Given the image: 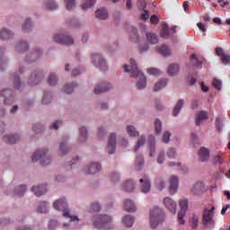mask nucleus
Masks as SVG:
<instances>
[{
    "label": "nucleus",
    "mask_w": 230,
    "mask_h": 230,
    "mask_svg": "<svg viewBox=\"0 0 230 230\" xmlns=\"http://www.w3.org/2000/svg\"><path fill=\"white\" fill-rule=\"evenodd\" d=\"M53 208L56 211L62 213V216L65 218L69 219L68 223L63 224V227H65V229H73V224L75 226L80 224V217L76 215L71 214V208L67 206V199H66V197H61L56 199L53 202Z\"/></svg>",
    "instance_id": "obj_1"
},
{
    "label": "nucleus",
    "mask_w": 230,
    "mask_h": 230,
    "mask_svg": "<svg viewBox=\"0 0 230 230\" xmlns=\"http://www.w3.org/2000/svg\"><path fill=\"white\" fill-rule=\"evenodd\" d=\"M123 67L125 73H129V76L136 79V88L138 91H144V89H146V76H145V74L137 68L136 59L130 58L129 65H124Z\"/></svg>",
    "instance_id": "obj_2"
},
{
    "label": "nucleus",
    "mask_w": 230,
    "mask_h": 230,
    "mask_svg": "<svg viewBox=\"0 0 230 230\" xmlns=\"http://www.w3.org/2000/svg\"><path fill=\"white\" fill-rule=\"evenodd\" d=\"M166 220L164 209L159 206H155L149 210V226L151 229H155Z\"/></svg>",
    "instance_id": "obj_3"
},
{
    "label": "nucleus",
    "mask_w": 230,
    "mask_h": 230,
    "mask_svg": "<svg viewBox=\"0 0 230 230\" xmlns=\"http://www.w3.org/2000/svg\"><path fill=\"white\" fill-rule=\"evenodd\" d=\"M93 226L97 229L111 230L114 229V223H112V216L99 215L93 221Z\"/></svg>",
    "instance_id": "obj_4"
},
{
    "label": "nucleus",
    "mask_w": 230,
    "mask_h": 230,
    "mask_svg": "<svg viewBox=\"0 0 230 230\" xmlns=\"http://www.w3.org/2000/svg\"><path fill=\"white\" fill-rule=\"evenodd\" d=\"M126 130L130 137H138L133 152H139V148L145 146V144L146 143V137L145 135H139V132L134 125L127 126Z\"/></svg>",
    "instance_id": "obj_5"
},
{
    "label": "nucleus",
    "mask_w": 230,
    "mask_h": 230,
    "mask_svg": "<svg viewBox=\"0 0 230 230\" xmlns=\"http://www.w3.org/2000/svg\"><path fill=\"white\" fill-rule=\"evenodd\" d=\"M32 163L40 161L42 166H48L51 164V155H49V150L48 148H43L36 151L31 155Z\"/></svg>",
    "instance_id": "obj_6"
},
{
    "label": "nucleus",
    "mask_w": 230,
    "mask_h": 230,
    "mask_svg": "<svg viewBox=\"0 0 230 230\" xmlns=\"http://www.w3.org/2000/svg\"><path fill=\"white\" fill-rule=\"evenodd\" d=\"M91 63L96 69H99L100 71H107L109 69V66L107 65V60L102 55V53H93L90 57Z\"/></svg>",
    "instance_id": "obj_7"
},
{
    "label": "nucleus",
    "mask_w": 230,
    "mask_h": 230,
    "mask_svg": "<svg viewBox=\"0 0 230 230\" xmlns=\"http://www.w3.org/2000/svg\"><path fill=\"white\" fill-rule=\"evenodd\" d=\"M202 222L206 229H215V207L203 211Z\"/></svg>",
    "instance_id": "obj_8"
},
{
    "label": "nucleus",
    "mask_w": 230,
    "mask_h": 230,
    "mask_svg": "<svg viewBox=\"0 0 230 230\" xmlns=\"http://www.w3.org/2000/svg\"><path fill=\"white\" fill-rule=\"evenodd\" d=\"M52 40L57 42V44H63L65 46H73L75 44V40L71 35L66 32H56L52 35Z\"/></svg>",
    "instance_id": "obj_9"
},
{
    "label": "nucleus",
    "mask_w": 230,
    "mask_h": 230,
    "mask_svg": "<svg viewBox=\"0 0 230 230\" xmlns=\"http://www.w3.org/2000/svg\"><path fill=\"white\" fill-rule=\"evenodd\" d=\"M179 206L181 208V210L178 213V222L181 226H184V224H186L184 217H186V211H188V208H189L188 199L187 198L180 199Z\"/></svg>",
    "instance_id": "obj_10"
},
{
    "label": "nucleus",
    "mask_w": 230,
    "mask_h": 230,
    "mask_svg": "<svg viewBox=\"0 0 230 230\" xmlns=\"http://www.w3.org/2000/svg\"><path fill=\"white\" fill-rule=\"evenodd\" d=\"M118 137L116 133H111L108 137L107 145H106V152L108 155H114L116 154V145H117Z\"/></svg>",
    "instance_id": "obj_11"
},
{
    "label": "nucleus",
    "mask_w": 230,
    "mask_h": 230,
    "mask_svg": "<svg viewBox=\"0 0 230 230\" xmlns=\"http://www.w3.org/2000/svg\"><path fill=\"white\" fill-rule=\"evenodd\" d=\"M162 206H164V208L172 215L177 213V201L170 197H165L162 199Z\"/></svg>",
    "instance_id": "obj_12"
},
{
    "label": "nucleus",
    "mask_w": 230,
    "mask_h": 230,
    "mask_svg": "<svg viewBox=\"0 0 230 230\" xmlns=\"http://www.w3.org/2000/svg\"><path fill=\"white\" fill-rule=\"evenodd\" d=\"M83 172L86 175H96V173L102 172V164L98 162H91L84 167Z\"/></svg>",
    "instance_id": "obj_13"
},
{
    "label": "nucleus",
    "mask_w": 230,
    "mask_h": 230,
    "mask_svg": "<svg viewBox=\"0 0 230 230\" xmlns=\"http://www.w3.org/2000/svg\"><path fill=\"white\" fill-rule=\"evenodd\" d=\"M139 184L141 193H144L145 195L150 193V190H152V183L150 182V178H148V175H144L139 180Z\"/></svg>",
    "instance_id": "obj_14"
},
{
    "label": "nucleus",
    "mask_w": 230,
    "mask_h": 230,
    "mask_svg": "<svg viewBox=\"0 0 230 230\" xmlns=\"http://www.w3.org/2000/svg\"><path fill=\"white\" fill-rule=\"evenodd\" d=\"M59 152L61 155H67L68 152H71V144H69V136H65L61 138L59 143Z\"/></svg>",
    "instance_id": "obj_15"
},
{
    "label": "nucleus",
    "mask_w": 230,
    "mask_h": 230,
    "mask_svg": "<svg viewBox=\"0 0 230 230\" xmlns=\"http://www.w3.org/2000/svg\"><path fill=\"white\" fill-rule=\"evenodd\" d=\"M204 191H206V186L202 181H197L190 187V193L194 197H200Z\"/></svg>",
    "instance_id": "obj_16"
},
{
    "label": "nucleus",
    "mask_w": 230,
    "mask_h": 230,
    "mask_svg": "<svg viewBox=\"0 0 230 230\" xmlns=\"http://www.w3.org/2000/svg\"><path fill=\"white\" fill-rule=\"evenodd\" d=\"M1 96L4 98V102L5 105H12V103L15 102V95L13 94V91L10 89H4L1 92Z\"/></svg>",
    "instance_id": "obj_17"
},
{
    "label": "nucleus",
    "mask_w": 230,
    "mask_h": 230,
    "mask_svg": "<svg viewBox=\"0 0 230 230\" xmlns=\"http://www.w3.org/2000/svg\"><path fill=\"white\" fill-rule=\"evenodd\" d=\"M42 78H44V75L41 71L33 72L29 77L28 84L33 87V85H38V84H40V80H42Z\"/></svg>",
    "instance_id": "obj_18"
},
{
    "label": "nucleus",
    "mask_w": 230,
    "mask_h": 230,
    "mask_svg": "<svg viewBox=\"0 0 230 230\" xmlns=\"http://www.w3.org/2000/svg\"><path fill=\"white\" fill-rule=\"evenodd\" d=\"M111 88L112 84L109 82H102L95 86L93 93L94 94H102V93H107V91H111Z\"/></svg>",
    "instance_id": "obj_19"
},
{
    "label": "nucleus",
    "mask_w": 230,
    "mask_h": 230,
    "mask_svg": "<svg viewBox=\"0 0 230 230\" xmlns=\"http://www.w3.org/2000/svg\"><path fill=\"white\" fill-rule=\"evenodd\" d=\"M124 204V211L127 213H136L137 211V205H136V201L130 199H125L123 200Z\"/></svg>",
    "instance_id": "obj_20"
},
{
    "label": "nucleus",
    "mask_w": 230,
    "mask_h": 230,
    "mask_svg": "<svg viewBox=\"0 0 230 230\" xmlns=\"http://www.w3.org/2000/svg\"><path fill=\"white\" fill-rule=\"evenodd\" d=\"M179 190V178L175 175L171 176L169 179V193L170 195H175Z\"/></svg>",
    "instance_id": "obj_21"
},
{
    "label": "nucleus",
    "mask_w": 230,
    "mask_h": 230,
    "mask_svg": "<svg viewBox=\"0 0 230 230\" xmlns=\"http://www.w3.org/2000/svg\"><path fill=\"white\" fill-rule=\"evenodd\" d=\"M89 137V133L87 132V128L85 126H82L79 128V136L77 137V145H84V143L87 142Z\"/></svg>",
    "instance_id": "obj_22"
},
{
    "label": "nucleus",
    "mask_w": 230,
    "mask_h": 230,
    "mask_svg": "<svg viewBox=\"0 0 230 230\" xmlns=\"http://www.w3.org/2000/svg\"><path fill=\"white\" fill-rule=\"evenodd\" d=\"M4 141H5V143H8L9 145H15V143H19V141H21V134H7L4 137Z\"/></svg>",
    "instance_id": "obj_23"
},
{
    "label": "nucleus",
    "mask_w": 230,
    "mask_h": 230,
    "mask_svg": "<svg viewBox=\"0 0 230 230\" xmlns=\"http://www.w3.org/2000/svg\"><path fill=\"white\" fill-rule=\"evenodd\" d=\"M42 49L36 48L29 56L26 57L27 62H35L36 60H39V58L42 57Z\"/></svg>",
    "instance_id": "obj_24"
},
{
    "label": "nucleus",
    "mask_w": 230,
    "mask_h": 230,
    "mask_svg": "<svg viewBox=\"0 0 230 230\" xmlns=\"http://www.w3.org/2000/svg\"><path fill=\"white\" fill-rule=\"evenodd\" d=\"M42 8L49 10V12H53L55 10H58V4L56 3L55 0H43Z\"/></svg>",
    "instance_id": "obj_25"
},
{
    "label": "nucleus",
    "mask_w": 230,
    "mask_h": 230,
    "mask_svg": "<svg viewBox=\"0 0 230 230\" xmlns=\"http://www.w3.org/2000/svg\"><path fill=\"white\" fill-rule=\"evenodd\" d=\"M31 191L34 192L36 197H41V195H45L48 192V185H35L32 187Z\"/></svg>",
    "instance_id": "obj_26"
},
{
    "label": "nucleus",
    "mask_w": 230,
    "mask_h": 230,
    "mask_svg": "<svg viewBox=\"0 0 230 230\" xmlns=\"http://www.w3.org/2000/svg\"><path fill=\"white\" fill-rule=\"evenodd\" d=\"M13 32L8 28L4 27L0 29V40H10L11 39H13Z\"/></svg>",
    "instance_id": "obj_27"
},
{
    "label": "nucleus",
    "mask_w": 230,
    "mask_h": 230,
    "mask_svg": "<svg viewBox=\"0 0 230 230\" xmlns=\"http://www.w3.org/2000/svg\"><path fill=\"white\" fill-rule=\"evenodd\" d=\"M166 85H168V79L162 78L155 83L153 86V91L155 93H159V91H163V89H166Z\"/></svg>",
    "instance_id": "obj_28"
},
{
    "label": "nucleus",
    "mask_w": 230,
    "mask_h": 230,
    "mask_svg": "<svg viewBox=\"0 0 230 230\" xmlns=\"http://www.w3.org/2000/svg\"><path fill=\"white\" fill-rule=\"evenodd\" d=\"M95 17L99 21H106V19H109V11L104 7H101L95 11Z\"/></svg>",
    "instance_id": "obj_29"
},
{
    "label": "nucleus",
    "mask_w": 230,
    "mask_h": 230,
    "mask_svg": "<svg viewBox=\"0 0 230 230\" xmlns=\"http://www.w3.org/2000/svg\"><path fill=\"white\" fill-rule=\"evenodd\" d=\"M28 49H30V44H28V41L21 40L16 44V53H26Z\"/></svg>",
    "instance_id": "obj_30"
},
{
    "label": "nucleus",
    "mask_w": 230,
    "mask_h": 230,
    "mask_svg": "<svg viewBox=\"0 0 230 230\" xmlns=\"http://www.w3.org/2000/svg\"><path fill=\"white\" fill-rule=\"evenodd\" d=\"M136 188V182L133 180H128L122 183L121 190L123 191H127L128 193H130L134 191Z\"/></svg>",
    "instance_id": "obj_31"
},
{
    "label": "nucleus",
    "mask_w": 230,
    "mask_h": 230,
    "mask_svg": "<svg viewBox=\"0 0 230 230\" xmlns=\"http://www.w3.org/2000/svg\"><path fill=\"white\" fill-rule=\"evenodd\" d=\"M121 222L125 227H132L136 222V217L132 215H126L122 217Z\"/></svg>",
    "instance_id": "obj_32"
},
{
    "label": "nucleus",
    "mask_w": 230,
    "mask_h": 230,
    "mask_svg": "<svg viewBox=\"0 0 230 230\" xmlns=\"http://www.w3.org/2000/svg\"><path fill=\"white\" fill-rule=\"evenodd\" d=\"M4 51H6V49L0 47V71H3L8 64V58L4 57Z\"/></svg>",
    "instance_id": "obj_33"
},
{
    "label": "nucleus",
    "mask_w": 230,
    "mask_h": 230,
    "mask_svg": "<svg viewBox=\"0 0 230 230\" xmlns=\"http://www.w3.org/2000/svg\"><path fill=\"white\" fill-rule=\"evenodd\" d=\"M182 107H184V99H180L172 110V116L174 118H177L179 116L181 111H182Z\"/></svg>",
    "instance_id": "obj_34"
},
{
    "label": "nucleus",
    "mask_w": 230,
    "mask_h": 230,
    "mask_svg": "<svg viewBox=\"0 0 230 230\" xmlns=\"http://www.w3.org/2000/svg\"><path fill=\"white\" fill-rule=\"evenodd\" d=\"M149 143V155L150 157H155V137L149 136L148 138Z\"/></svg>",
    "instance_id": "obj_35"
},
{
    "label": "nucleus",
    "mask_w": 230,
    "mask_h": 230,
    "mask_svg": "<svg viewBox=\"0 0 230 230\" xmlns=\"http://www.w3.org/2000/svg\"><path fill=\"white\" fill-rule=\"evenodd\" d=\"M22 30L25 33H30L33 30V21L31 18H27L23 24L22 25Z\"/></svg>",
    "instance_id": "obj_36"
},
{
    "label": "nucleus",
    "mask_w": 230,
    "mask_h": 230,
    "mask_svg": "<svg viewBox=\"0 0 230 230\" xmlns=\"http://www.w3.org/2000/svg\"><path fill=\"white\" fill-rule=\"evenodd\" d=\"M208 119V112L206 111H199L196 114V125L199 126L204 123Z\"/></svg>",
    "instance_id": "obj_37"
},
{
    "label": "nucleus",
    "mask_w": 230,
    "mask_h": 230,
    "mask_svg": "<svg viewBox=\"0 0 230 230\" xmlns=\"http://www.w3.org/2000/svg\"><path fill=\"white\" fill-rule=\"evenodd\" d=\"M199 156L200 161L206 163L209 160V150H208L206 147H201L199 151Z\"/></svg>",
    "instance_id": "obj_38"
},
{
    "label": "nucleus",
    "mask_w": 230,
    "mask_h": 230,
    "mask_svg": "<svg viewBox=\"0 0 230 230\" xmlns=\"http://www.w3.org/2000/svg\"><path fill=\"white\" fill-rule=\"evenodd\" d=\"M76 87H78V84L75 82L69 83L65 84L63 91L66 93V94H73V91H75Z\"/></svg>",
    "instance_id": "obj_39"
},
{
    "label": "nucleus",
    "mask_w": 230,
    "mask_h": 230,
    "mask_svg": "<svg viewBox=\"0 0 230 230\" xmlns=\"http://www.w3.org/2000/svg\"><path fill=\"white\" fill-rule=\"evenodd\" d=\"M38 213H49V203L48 201H40L38 206Z\"/></svg>",
    "instance_id": "obj_40"
},
{
    "label": "nucleus",
    "mask_w": 230,
    "mask_h": 230,
    "mask_svg": "<svg viewBox=\"0 0 230 230\" xmlns=\"http://www.w3.org/2000/svg\"><path fill=\"white\" fill-rule=\"evenodd\" d=\"M96 4V0H83L81 4V8L84 12L89 10V8H93Z\"/></svg>",
    "instance_id": "obj_41"
},
{
    "label": "nucleus",
    "mask_w": 230,
    "mask_h": 230,
    "mask_svg": "<svg viewBox=\"0 0 230 230\" xmlns=\"http://www.w3.org/2000/svg\"><path fill=\"white\" fill-rule=\"evenodd\" d=\"M167 74L169 75V76H175L179 75V65L177 64L170 65L167 70Z\"/></svg>",
    "instance_id": "obj_42"
},
{
    "label": "nucleus",
    "mask_w": 230,
    "mask_h": 230,
    "mask_svg": "<svg viewBox=\"0 0 230 230\" xmlns=\"http://www.w3.org/2000/svg\"><path fill=\"white\" fill-rule=\"evenodd\" d=\"M13 86L14 89L19 90L22 87V82H21V78L17 75H13L12 76Z\"/></svg>",
    "instance_id": "obj_43"
},
{
    "label": "nucleus",
    "mask_w": 230,
    "mask_h": 230,
    "mask_svg": "<svg viewBox=\"0 0 230 230\" xmlns=\"http://www.w3.org/2000/svg\"><path fill=\"white\" fill-rule=\"evenodd\" d=\"M52 100H53V93H51V92H45L42 97L41 103L43 105H48L51 103Z\"/></svg>",
    "instance_id": "obj_44"
},
{
    "label": "nucleus",
    "mask_w": 230,
    "mask_h": 230,
    "mask_svg": "<svg viewBox=\"0 0 230 230\" xmlns=\"http://www.w3.org/2000/svg\"><path fill=\"white\" fill-rule=\"evenodd\" d=\"M135 164H136V167L137 168V170H141V168H143V166H145V157L143 156V155H138L136 157Z\"/></svg>",
    "instance_id": "obj_45"
},
{
    "label": "nucleus",
    "mask_w": 230,
    "mask_h": 230,
    "mask_svg": "<svg viewBox=\"0 0 230 230\" xmlns=\"http://www.w3.org/2000/svg\"><path fill=\"white\" fill-rule=\"evenodd\" d=\"M158 53H161V55H164V57H168L172 53V50L168 48L166 45H161L157 47Z\"/></svg>",
    "instance_id": "obj_46"
},
{
    "label": "nucleus",
    "mask_w": 230,
    "mask_h": 230,
    "mask_svg": "<svg viewBox=\"0 0 230 230\" xmlns=\"http://www.w3.org/2000/svg\"><path fill=\"white\" fill-rule=\"evenodd\" d=\"M166 155L169 159H177V157H179L177 149H175L174 147H170L169 149H167Z\"/></svg>",
    "instance_id": "obj_47"
},
{
    "label": "nucleus",
    "mask_w": 230,
    "mask_h": 230,
    "mask_svg": "<svg viewBox=\"0 0 230 230\" xmlns=\"http://www.w3.org/2000/svg\"><path fill=\"white\" fill-rule=\"evenodd\" d=\"M65 8L71 12L76 8V0H65Z\"/></svg>",
    "instance_id": "obj_48"
},
{
    "label": "nucleus",
    "mask_w": 230,
    "mask_h": 230,
    "mask_svg": "<svg viewBox=\"0 0 230 230\" xmlns=\"http://www.w3.org/2000/svg\"><path fill=\"white\" fill-rule=\"evenodd\" d=\"M26 193V187L25 185H20L16 187L13 190V194L16 195L17 197H22Z\"/></svg>",
    "instance_id": "obj_49"
},
{
    "label": "nucleus",
    "mask_w": 230,
    "mask_h": 230,
    "mask_svg": "<svg viewBox=\"0 0 230 230\" xmlns=\"http://www.w3.org/2000/svg\"><path fill=\"white\" fill-rule=\"evenodd\" d=\"M163 130V122L159 119H155V133L156 136H159Z\"/></svg>",
    "instance_id": "obj_50"
},
{
    "label": "nucleus",
    "mask_w": 230,
    "mask_h": 230,
    "mask_svg": "<svg viewBox=\"0 0 230 230\" xmlns=\"http://www.w3.org/2000/svg\"><path fill=\"white\" fill-rule=\"evenodd\" d=\"M129 37L131 42H137V40H139V36L137 35V29L131 27Z\"/></svg>",
    "instance_id": "obj_51"
},
{
    "label": "nucleus",
    "mask_w": 230,
    "mask_h": 230,
    "mask_svg": "<svg viewBox=\"0 0 230 230\" xmlns=\"http://www.w3.org/2000/svg\"><path fill=\"white\" fill-rule=\"evenodd\" d=\"M146 39L150 44H157V42H159V39L157 38V35L152 32H149L146 34Z\"/></svg>",
    "instance_id": "obj_52"
},
{
    "label": "nucleus",
    "mask_w": 230,
    "mask_h": 230,
    "mask_svg": "<svg viewBox=\"0 0 230 230\" xmlns=\"http://www.w3.org/2000/svg\"><path fill=\"white\" fill-rule=\"evenodd\" d=\"M48 84L51 86L57 85V84H58V76L55 74H50L48 77Z\"/></svg>",
    "instance_id": "obj_53"
},
{
    "label": "nucleus",
    "mask_w": 230,
    "mask_h": 230,
    "mask_svg": "<svg viewBox=\"0 0 230 230\" xmlns=\"http://www.w3.org/2000/svg\"><path fill=\"white\" fill-rule=\"evenodd\" d=\"M164 161H166L164 151H160L156 156V163L157 164H164Z\"/></svg>",
    "instance_id": "obj_54"
},
{
    "label": "nucleus",
    "mask_w": 230,
    "mask_h": 230,
    "mask_svg": "<svg viewBox=\"0 0 230 230\" xmlns=\"http://www.w3.org/2000/svg\"><path fill=\"white\" fill-rule=\"evenodd\" d=\"M190 62H191V65L194 66V67H202V63L200 61H199V59L197 58V55L195 54H192L191 57H190Z\"/></svg>",
    "instance_id": "obj_55"
},
{
    "label": "nucleus",
    "mask_w": 230,
    "mask_h": 230,
    "mask_svg": "<svg viewBox=\"0 0 230 230\" xmlns=\"http://www.w3.org/2000/svg\"><path fill=\"white\" fill-rule=\"evenodd\" d=\"M216 127L218 132H222L224 128V119L222 117L216 118Z\"/></svg>",
    "instance_id": "obj_56"
},
{
    "label": "nucleus",
    "mask_w": 230,
    "mask_h": 230,
    "mask_svg": "<svg viewBox=\"0 0 230 230\" xmlns=\"http://www.w3.org/2000/svg\"><path fill=\"white\" fill-rule=\"evenodd\" d=\"M110 179L112 184H118V182H119L120 175L119 172H114L111 174Z\"/></svg>",
    "instance_id": "obj_57"
},
{
    "label": "nucleus",
    "mask_w": 230,
    "mask_h": 230,
    "mask_svg": "<svg viewBox=\"0 0 230 230\" xmlns=\"http://www.w3.org/2000/svg\"><path fill=\"white\" fill-rule=\"evenodd\" d=\"M224 154L219 153L214 156V163L215 164H222L224 163Z\"/></svg>",
    "instance_id": "obj_58"
},
{
    "label": "nucleus",
    "mask_w": 230,
    "mask_h": 230,
    "mask_svg": "<svg viewBox=\"0 0 230 230\" xmlns=\"http://www.w3.org/2000/svg\"><path fill=\"white\" fill-rule=\"evenodd\" d=\"M171 137H172V133L170 131H164L162 137V143L168 145V143H170Z\"/></svg>",
    "instance_id": "obj_59"
},
{
    "label": "nucleus",
    "mask_w": 230,
    "mask_h": 230,
    "mask_svg": "<svg viewBox=\"0 0 230 230\" xmlns=\"http://www.w3.org/2000/svg\"><path fill=\"white\" fill-rule=\"evenodd\" d=\"M32 130L33 132H35V134H42V132H44V126H42V124H34L32 127Z\"/></svg>",
    "instance_id": "obj_60"
},
{
    "label": "nucleus",
    "mask_w": 230,
    "mask_h": 230,
    "mask_svg": "<svg viewBox=\"0 0 230 230\" xmlns=\"http://www.w3.org/2000/svg\"><path fill=\"white\" fill-rule=\"evenodd\" d=\"M161 37L163 39H168L170 37V29L168 28V25H164L161 31Z\"/></svg>",
    "instance_id": "obj_61"
},
{
    "label": "nucleus",
    "mask_w": 230,
    "mask_h": 230,
    "mask_svg": "<svg viewBox=\"0 0 230 230\" xmlns=\"http://www.w3.org/2000/svg\"><path fill=\"white\" fill-rule=\"evenodd\" d=\"M62 125H64V120H56L51 124L50 128H52V130H58Z\"/></svg>",
    "instance_id": "obj_62"
},
{
    "label": "nucleus",
    "mask_w": 230,
    "mask_h": 230,
    "mask_svg": "<svg viewBox=\"0 0 230 230\" xmlns=\"http://www.w3.org/2000/svg\"><path fill=\"white\" fill-rule=\"evenodd\" d=\"M190 226L193 229H196L199 226V217L197 216H192L190 219Z\"/></svg>",
    "instance_id": "obj_63"
},
{
    "label": "nucleus",
    "mask_w": 230,
    "mask_h": 230,
    "mask_svg": "<svg viewBox=\"0 0 230 230\" xmlns=\"http://www.w3.org/2000/svg\"><path fill=\"white\" fill-rule=\"evenodd\" d=\"M147 73L148 75H151L153 76H159V75H161L162 72L158 68H148Z\"/></svg>",
    "instance_id": "obj_64"
}]
</instances>
